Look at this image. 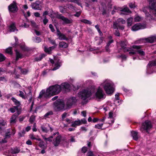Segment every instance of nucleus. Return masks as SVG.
Listing matches in <instances>:
<instances>
[{"label": "nucleus", "mask_w": 156, "mask_h": 156, "mask_svg": "<svg viewBox=\"0 0 156 156\" xmlns=\"http://www.w3.org/2000/svg\"><path fill=\"white\" fill-rule=\"evenodd\" d=\"M61 90V87L60 85L57 84L51 86L47 89L46 92L44 90H42L40 92L38 98H40L43 97L46 98L50 97L58 94Z\"/></svg>", "instance_id": "nucleus-1"}, {"label": "nucleus", "mask_w": 156, "mask_h": 156, "mask_svg": "<svg viewBox=\"0 0 156 156\" xmlns=\"http://www.w3.org/2000/svg\"><path fill=\"white\" fill-rule=\"evenodd\" d=\"M150 2L149 7H144L143 9V11L145 13L147 18L149 20L152 19V16L148 12L149 11L153 13L156 17V2H154V0H148Z\"/></svg>", "instance_id": "nucleus-2"}, {"label": "nucleus", "mask_w": 156, "mask_h": 156, "mask_svg": "<svg viewBox=\"0 0 156 156\" xmlns=\"http://www.w3.org/2000/svg\"><path fill=\"white\" fill-rule=\"evenodd\" d=\"M95 87L92 86L90 88L84 89L79 93L78 97L83 100H85L95 92Z\"/></svg>", "instance_id": "nucleus-3"}, {"label": "nucleus", "mask_w": 156, "mask_h": 156, "mask_svg": "<svg viewBox=\"0 0 156 156\" xmlns=\"http://www.w3.org/2000/svg\"><path fill=\"white\" fill-rule=\"evenodd\" d=\"M125 23L126 21L125 20L122 18H119L117 20L116 22H113V27L114 29H117L115 34L116 36H119L120 34L117 30L119 28L122 30H123L124 29V27L122 24H124Z\"/></svg>", "instance_id": "nucleus-4"}, {"label": "nucleus", "mask_w": 156, "mask_h": 156, "mask_svg": "<svg viewBox=\"0 0 156 156\" xmlns=\"http://www.w3.org/2000/svg\"><path fill=\"white\" fill-rule=\"evenodd\" d=\"M101 85L103 86L107 94H112L114 91L113 85L112 83L108 80H106Z\"/></svg>", "instance_id": "nucleus-5"}, {"label": "nucleus", "mask_w": 156, "mask_h": 156, "mask_svg": "<svg viewBox=\"0 0 156 156\" xmlns=\"http://www.w3.org/2000/svg\"><path fill=\"white\" fill-rule=\"evenodd\" d=\"M55 109L57 111L60 110H64L67 109V106L65 105L64 102L63 101H57L54 103Z\"/></svg>", "instance_id": "nucleus-6"}, {"label": "nucleus", "mask_w": 156, "mask_h": 156, "mask_svg": "<svg viewBox=\"0 0 156 156\" xmlns=\"http://www.w3.org/2000/svg\"><path fill=\"white\" fill-rule=\"evenodd\" d=\"M152 127V125L150 121L148 120L146 121L143 123L140 130L142 132L146 131L148 133V131Z\"/></svg>", "instance_id": "nucleus-7"}, {"label": "nucleus", "mask_w": 156, "mask_h": 156, "mask_svg": "<svg viewBox=\"0 0 156 156\" xmlns=\"http://www.w3.org/2000/svg\"><path fill=\"white\" fill-rule=\"evenodd\" d=\"M95 96L96 98L100 99L104 98L105 97V93L100 87H99L97 89L95 94Z\"/></svg>", "instance_id": "nucleus-8"}, {"label": "nucleus", "mask_w": 156, "mask_h": 156, "mask_svg": "<svg viewBox=\"0 0 156 156\" xmlns=\"http://www.w3.org/2000/svg\"><path fill=\"white\" fill-rule=\"evenodd\" d=\"M76 101V99L75 97H72L69 98L66 104L67 108L68 109L70 108L73 105L75 104Z\"/></svg>", "instance_id": "nucleus-9"}, {"label": "nucleus", "mask_w": 156, "mask_h": 156, "mask_svg": "<svg viewBox=\"0 0 156 156\" xmlns=\"http://www.w3.org/2000/svg\"><path fill=\"white\" fill-rule=\"evenodd\" d=\"M146 26L145 25H142L140 23H136L132 27V30L133 31H137L140 29L145 28Z\"/></svg>", "instance_id": "nucleus-10"}, {"label": "nucleus", "mask_w": 156, "mask_h": 156, "mask_svg": "<svg viewBox=\"0 0 156 156\" xmlns=\"http://www.w3.org/2000/svg\"><path fill=\"white\" fill-rule=\"evenodd\" d=\"M50 61L51 63H55V67L52 69V70L54 71L58 69L61 65V62L58 60H55L54 61L52 59H50Z\"/></svg>", "instance_id": "nucleus-11"}, {"label": "nucleus", "mask_w": 156, "mask_h": 156, "mask_svg": "<svg viewBox=\"0 0 156 156\" xmlns=\"http://www.w3.org/2000/svg\"><path fill=\"white\" fill-rule=\"evenodd\" d=\"M127 42L126 41H121L119 43L118 45H119L121 47V49H123L124 52L129 51L130 50L126 48V46L127 45Z\"/></svg>", "instance_id": "nucleus-12"}, {"label": "nucleus", "mask_w": 156, "mask_h": 156, "mask_svg": "<svg viewBox=\"0 0 156 156\" xmlns=\"http://www.w3.org/2000/svg\"><path fill=\"white\" fill-rule=\"evenodd\" d=\"M8 8L9 11L13 12H16L18 10L16 4L14 2H13L9 6Z\"/></svg>", "instance_id": "nucleus-13"}, {"label": "nucleus", "mask_w": 156, "mask_h": 156, "mask_svg": "<svg viewBox=\"0 0 156 156\" xmlns=\"http://www.w3.org/2000/svg\"><path fill=\"white\" fill-rule=\"evenodd\" d=\"M132 48L133 49L136 50V52H137L141 56H144V52L141 49H140L141 48V46H137V45H133L132 46Z\"/></svg>", "instance_id": "nucleus-14"}, {"label": "nucleus", "mask_w": 156, "mask_h": 156, "mask_svg": "<svg viewBox=\"0 0 156 156\" xmlns=\"http://www.w3.org/2000/svg\"><path fill=\"white\" fill-rule=\"evenodd\" d=\"M57 35L58 36V38L60 40H68L65 35L61 33L60 31L58 29L57 30Z\"/></svg>", "instance_id": "nucleus-15"}, {"label": "nucleus", "mask_w": 156, "mask_h": 156, "mask_svg": "<svg viewBox=\"0 0 156 156\" xmlns=\"http://www.w3.org/2000/svg\"><path fill=\"white\" fill-rule=\"evenodd\" d=\"M20 112H18L17 115H16V114H15L12 115L10 119V123L11 124L15 123L16 122V119L17 117L20 114Z\"/></svg>", "instance_id": "nucleus-16"}, {"label": "nucleus", "mask_w": 156, "mask_h": 156, "mask_svg": "<svg viewBox=\"0 0 156 156\" xmlns=\"http://www.w3.org/2000/svg\"><path fill=\"white\" fill-rule=\"evenodd\" d=\"M61 141V136H58L53 140V144L54 146H58Z\"/></svg>", "instance_id": "nucleus-17"}, {"label": "nucleus", "mask_w": 156, "mask_h": 156, "mask_svg": "<svg viewBox=\"0 0 156 156\" xmlns=\"http://www.w3.org/2000/svg\"><path fill=\"white\" fill-rule=\"evenodd\" d=\"M145 40L147 42L151 43L154 42L156 41V36H153L145 38Z\"/></svg>", "instance_id": "nucleus-18"}, {"label": "nucleus", "mask_w": 156, "mask_h": 156, "mask_svg": "<svg viewBox=\"0 0 156 156\" xmlns=\"http://www.w3.org/2000/svg\"><path fill=\"white\" fill-rule=\"evenodd\" d=\"M9 131L7 132L5 135V138L9 137L10 136L12 135H14L16 133V130L14 129H10L9 130Z\"/></svg>", "instance_id": "nucleus-19"}, {"label": "nucleus", "mask_w": 156, "mask_h": 156, "mask_svg": "<svg viewBox=\"0 0 156 156\" xmlns=\"http://www.w3.org/2000/svg\"><path fill=\"white\" fill-rule=\"evenodd\" d=\"M32 8L36 10H41V6L37 3H32L31 5Z\"/></svg>", "instance_id": "nucleus-20"}, {"label": "nucleus", "mask_w": 156, "mask_h": 156, "mask_svg": "<svg viewBox=\"0 0 156 156\" xmlns=\"http://www.w3.org/2000/svg\"><path fill=\"white\" fill-rule=\"evenodd\" d=\"M6 125V122L3 119L0 120V133H2L3 131L2 127Z\"/></svg>", "instance_id": "nucleus-21"}, {"label": "nucleus", "mask_w": 156, "mask_h": 156, "mask_svg": "<svg viewBox=\"0 0 156 156\" xmlns=\"http://www.w3.org/2000/svg\"><path fill=\"white\" fill-rule=\"evenodd\" d=\"M72 123L71 126L73 127H76L77 126H79L80 125V120L79 119H77Z\"/></svg>", "instance_id": "nucleus-22"}, {"label": "nucleus", "mask_w": 156, "mask_h": 156, "mask_svg": "<svg viewBox=\"0 0 156 156\" xmlns=\"http://www.w3.org/2000/svg\"><path fill=\"white\" fill-rule=\"evenodd\" d=\"M60 18L64 22L67 24L70 23L72 22V20H70L67 18H65L63 16H61L60 17Z\"/></svg>", "instance_id": "nucleus-23"}, {"label": "nucleus", "mask_w": 156, "mask_h": 156, "mask_svg": "<svg viewBox=\"0 0 156 156\" xmlns=\"http://www.w3.org/2000/svg\"><path fill=\"white\" fill-rule=\"evenodd\" d=\"M131 134L133 139L135 140H137L138 138V133L135 131H133L131 132Z\"/></svg>", "instance_id": "nucleus-24"}, {"label": "nucleus", "mask_w": 156, "mask_h": 156, "mask_svg": "<svg viewBox=\"0 0 156 156\" xmlns=\"http://www.w3.org/2000/svg\"><path fill=\"white\" fill-rule=\"evenodd\" d=\"M68 46V44L67 43L63 41L60 42L59 43V47L62 48H67Z\"/></svg>", "instance_id": "nucleus-25"}, {"label": "nucleus", "mask_w": 156, "mask_h": 156, "mask_svg": "<svg viewBox=\"0 0 156 156\" xmlns=\"http://www.w3.org/2000/svg\"><path fill=\"white\" fill-rule=\"evenodd\" d=\"M9 30L10 32H14L16 30L14 23L11 24L9 27Z\"/></svg>", "instance_id": "nucleus-26"}, {"label": "nucleus", "mask_w": 156, "mask_h": 156, "mask_svg": "<svg viewBox=\"0 0 156 156\" xmlns=\"http://www.w3.org/2000/svg\"><path fill=\"white\" fill-rule=\"evenodd\" d=\"M60 86L61 87V89L62 88L68 89L70 87V85L69 84L66 83H62Z\"/></svg>", "instance_id": "nucleus-27"}, {"label": "nucleus", "mask_w": 156, "mask_h": 156, "mask_svg": "<svg viewBox=\"0 0 156 156\" xmlns=\"http://www.w3.org/2000/svg\"><path fill=\"white\" fill-rule=\"evenodd\" d=\"M16 60H17L19 58H22V55L18 52L17 50H16Z\"/></svg>", "instance_id": "nucleus-28"}, {"label": "nucleus", "mask_w": 156, "mask_h": 156, "mask_svg": "<svg viewBox=\"0 0 156 156\" xmlns=\"http://www.w3.org/2000/svg\"><path fill=\"white\" fill-rule=\"evenodd\" d=\"M142 19V18L141 17L137 15H136L135 17L134 20V22H136L140 21Z\"/></svg>", "instance_id": "nucleus-29"}, {"label": "nucleus", "mask_w": 156, "mask_h": 156, "mask_svg": "<svg viewBox=\"0 0 156 156\" xmlns=\"http://www.w3.org/2000/svg\"><path fill=\"white\" fill-rule=\"evenodd\" d=\"M133 18L132 17H130L127 20V25L128 26H131L132 24Z\"/></svg>", "instance_id": "nucleus-30"}, {"label": "nucleus", "mask_w": 156, "mask_h": 156, "mask_svg": "<svg viewBox=\"0 0 156 156\" xmlns=\"http://www.w3.org/2000/svg\"><path fill=\"white\" fill-rule=\"evenodd\" d=\"M13 101L14 103V104L15 105L19 106L20 105V102L17 100L16 98H14L12 97L11 99Z\"/></svg>", "instance_id": "nucleus-31"}, {"label": "nucleus", "mask_w": 156, "mask_h": 156, "mask_svg": "<svg viewBox=\"0 0 156 156\" xmlns=\"http://www.w3.org/2000/svg\"><path fill=\"white\" fill-rule=\"evenodd\" d=\"M120 11L122 12H126L128 13H131V11L127 7H124V8L122 9H121L120 10Z\"/></svg>", "instance_id": "nucleus-32"}, {"label": "nucleus", "mask_w": 156, "mask_h": 156, "mask_svg": "<svg viewBox=\"0 0 156 156\" xmlns=\"http://www.w3.org/2000/svg\"><path fill=\"white\" fill-rule=\"evenodd\" d=\"M29 137L32 140H40L41 138H36L35 137V136L32 134H30L29 135Z\"/></svg>", "instance_id": "nucleus-33"}, {"label": "nucleus", "mask_w": 156, "mask_h": 156, "mask_svg": "<svg viewBox=\"0 0 156 156\" xmlns=\"http://www.w3.org/2000/svg\"><path fill=\"white\" fill-rule=\"evenodd\" d=\"M5 52L10 55L12 54V47H10L6 49L5 50Z\"/></svg>", "instance_id": "nucleus-34"}, {"label": "nucleus", "mask_w": 156, "mask_h": 156, "mask_svg": "<svg viewBox=\"0 0 156 156\" xmlns=\"http://www.w3.org/2000/svg\"><path fill=\"white\" fill-rule=\"evenodd\" d=\"M18 110V107L17 106H14L13 108H10L9 110L11 112L14 113V112L16 110Z\"/></svg>", "instance_id": "nucleus-35"}, {"label": "nucleus", "mask_w": 156, "mask_h": 156, "mask_svg": "<svg viewBox=\"0 0 156 156\" xmlns=\"http://www.w3.org/2000/svg\"><path fill=\"white\" fill-rule=\"evenodd\" d=\"M20 150L17 148H15L11 151V153L13 154H16L18 153Z\"/></svg>", "instance_id": "nucleus-36"}, {"label": "nucleus", "mask_w": 156, "mask_h": 156, "mask_svg": "<svg viewBox=\"0 0 156 156\" xmlns=\"http://www.w3.org/2000/svg\"><path fill=\"white\" fill-rule=\"evenodd\" d=\"M19 92L20 94H19V96L23 98H25L26 93L24 94L23 92H22L21 91H20Z\"/></svg>", "instance_id": "nucleus-37"}, {"label": "nucleus", "mask_w": 156, "mask_h": 156, "mask_svg": "<svg viewBox=\"0 0 156 156\" xmlns=\"http://www.w3.org/2000/svg\"><path fill=\"white\" fill-rule=\"evenodd\" d=\"M81 21L85 23L91 24L92 23L90 21L86 19H83L81 20Z\"/></svg>", "instance_id": "nucleus-38"}, {"label": "nucleus", "mask_w": 156, "mask_h": 156, "mask_svg": "<svg viewBox=\"0 0 156 156\" xmlns=\"http://www.w3.org/2000/svg\"><path fill=\"white\" fill-rule=\"evenodd\" d=\"M128 49L130 50V51H128L129 52V55H132L135 54L136 53V50L135 51H133L131 50V48H128Z\"/></svg>", "instance_id": "nucleus-39"}, {"label": "nucleus", "mask_w": 156, "mask_h": 156, "mask_svg": "<svg viewBox=\"0 0 156 156\" xmlns=\"http://www.w3.org/2000/svg\"><path fill=\"white\" fill-rule=\"evenodd\" d=\"M113 42V40H111L109 41L108 42V43L106 47V50L107 51H109V50L107 48H108V46L110 45V44Z\"/></svg>", "instance_id": "nucleus-40"}, {"label": "nucleus", "mask_w": 156, "mask_h": 156, "mask_svg": "<svg viewBox=\"0 0 156 156\" xmlns=\"http://www.w3.org/2000/svg\"><path fill=\"white\" fill-rule=\"evenodd\" d=\"M103 124L101 123V124H97L95 125V128L97 129H101L102 128V127L103 125Z\"/></svg>", "instance_id": "nucleus-41"}, {"label": "nucleus", "mask_w": 156, "mask_h": 156, "mask_svg": "<svg viewBox=\"0 0 156 156\" xmlns=\"http://www.w3.org/2000/svg\"><path fill=\"white\" fill-rule=\"evenodd\" d=\"M38 141H40L38 146L41 147L43 148L44 146V142L41 140V139L40 140Z\"/></svg>", "instance_id": "nucleus-42"}, {"label": "nucleus", "mask_w": 156, "mask_h": 156, "mask_svg": "<svg viewBox=\"0 0 156 156\" xmlns=\"http://www.w3.org/2000/svg\"><path fill=\"white\" fill-rule=\"evenodd\" d=\"M35 117L34 115H32L30 116V119H29V122L31 123H32L35 120Z\"/></svg>", "instance_id": "nucleus-43"}, {"label": "nucleus", "mask_w": 156, "mask_h": 156, "mask_svg": "<svg viewBox=\"0 0 156 156\" xmlns=\"http://www.w3.org/2000/svg\"><path fill=\"white\" fill-rule=\"evenodd\" d=\"M45 56V55H44V54H42L41 55V56L39 57V58H36L35 60L36 61H40L42 59V58L43 57H44Z\"/></svg>", "instance_id": "nucleus-44"}, {"label": "nucleus", "mask_w": 156, "mask_h": 156, "mask_svg": "<svg viewBox=\"0 0 156 156\" xmlns=\"http://www.w3.org/2000/svg\"><path fill=\"white\" fill-rule=\"evenodd\" d=\"M80 125L82 124H85L87 123V121L85 119H83L80 120Z\"/></svg>", "instance_id": "nucleus-45"}, {"label": "nucleus", "mask_w": 156, "mask_h": 156, "mask_svg": "<svg viewBox=\"0 0 156 156\" xmlns=\"http://www.w3.org/2000/svg\"><path fill=\"white\" fill-rule=\"evenodd\" d=\"M41 128L42 131L44 132L47 133L48 131V130L47 128L43 126H41Z\"/></svg>", "instance_id": "nucleus-46"}, {"label": "nucleus", "mask_w": 156, "mask_h": 156, "mask_svg": "<svg viewBox=\"0 0 156 156\" xmlns=\"http://www.w3.org/2000/svg\"><path fill=\"white\" fill-rule=\"evenodd\" d=\"M5 59V57L2 54H0V62H2Z\"/></svg>", "instance_id": "nucleus-47"}, {"label": "nucleus", "mask_w": 156, "mask_h": 156, "mask_svg": "<svg viewBox=\"0 0 156 156\" xmlns=\"http://www.w3.org/2000/svg\"><path fill=\"white\" fill-rule=\"evenodd\" d=\"M44 51L48 53H49L50 52V51H51L50 49V47L48 48H47L46 47H44Z\"/></svg>", "instance_id": "nucleus-48"}, {"label": "nucleus", "mask_w": 156, "mask_h": 156, "mask_svg": "<svg viewBox=\"0 0 156 156\" xmlns=\"http://www.w3.org/2000/svg\"><path fill=\"white\" fill-rule=\"evenodd\" d=\"M21 72L23 74H26L28 72V70L26 69H21Z\"/></svg>", "instance_id": "nucleus-49"}, {"label": "nucleus", "mask_w": 156, "mask_h": 156, "mask_svg": "<svg viewBox=\"0 0 156 156\" xmlns=\"http://www.w3.org/2000/svg\"><path fill=\"white\" fill-rule=\"evenodd\" d=\"M129 7L131 8H133L136 7V5L134 3H131L129 5Z\"/></svg>", "instance_id": "nucleus-50"}, {"label": "nucleus", "mask_w": 156, "mask_h": 156, "mask_svg": "<svg viewBox=\"0 0 156 156\" xmlns=\"http://www.w3.org/2000/svg\"><path fill=\"white\" fill-rule=\"evenodd\" d=\"M49 27L51 29V30L52 32H54L55 31V30L52 24H50L49 25Z\"/></svg>", "instance_id": "nucleus-51"}, {"label": "nucleus", "mask_w": 156, "mask_h": 156, "mask_svg": "<svg viewBox=\"0 0 156 156\" xmlns=\"http://www.w3.org/2000/svg\"><path fill=\"white\" fill-rule=\"evenodd\" d=\"M87 156H94L93 154V152L91 151L88 152L87 154Z\"/></svg>", "instance_id": "nucleus-52"}, {"label": "nucleus", "mask_w": 156, "mask_h": 156, "mask_svg": "<svg viewBox=\"0 0 156 156\" xmlns=\"http://www.w3.org/2000/svg\"><path fill=\"white\" fill-rule=\"evenodd\" d=\"M41 41V40L40 37H37L36 38V39L35 40V41L36 42L39 43Z\"/></svg>", "instance_id": "nucleus-53"}, {"label": "nucleus", "mask_w": 156, "mask_h": 156, "mask_svg": "<svg viewBox=\"0 0 156 156\" xmlns=\"http://www.w3.org/2000/svg\"><path fill=\"white\" fill-rule=\"evenodd\" d=\"M53 114V112L52 111H50L48 112H47V113H46L45 115L44 116L45 117H48L49 115H52Z\"/></svg>", "instance_id": "nucleus-54"}, {"label": "nucleus", "mask_w": 156, "mask_h": 156, "mask_svg": "<svg viewBox=\"0 0 156 156\" xmlns=\"http://www.w3.org/2000/svg\"><path fill=\"white\" fill-rule=\"evenodd\" d=\"M87 151V147H83L82 149V151L83 153H85Z\"/></svg>", "instance_id": "nucleus-55"}, {"label": "nucleus", "mask_w": 156, "mask_h": 156, "mask_svg": "<svg viewBox=\"0 0 156 156\" xmlns=\"http://www.w3.org/2000/svg\"><path fill=\"white\" fill-rule=\"evenodd\" d=\"M31 25L33 26V27H36V23L34 21H31Z\"/></svg>", "instance_id": "nucleus-56"}, {"label": "nucleus", "mask_w": 156, "mask_h": 156, "mask_svg": "<svg viewBox=\"0 0 156 156\" xmlns=\"http://www.w3.org/2000/svg\"><path fill=\"white\" fill-rule=\"evenodd\" d=\"M26 144L28 145H31L32 144V142L30 140H28L26 141Z\"/></svg>", "instance_id": "nucleus-57"}, {"label": "nucleus", "mask_w": 156, "mask_h": 156, "mask_svg": "<svg viewBox=\"0 0 156 156\" xmlns=\"http://www.w3.org/2000/svg\"><path fill=\"white\" fill-rule=\"evenodd\" d=\"M67 115V113L65 112L62 115V119L63 120H64V119L66 118Z\"/></svg>", "instance_id": "nucleus-58"}, {"label": "nucleus", "mask_w": 156, "mask_h": 156, "mask_svg": "<svg viewBox=\"0 0 156 156\" xmlns=\"http://www.w3.org/2000/svg\"><path fill=\"white\" fill-rule=\"evenodd\" d=\"M53 138V137L52 136H51L47 138L46 141H51L52 140L51 139Z\"/></svg>", "instance_id": "nucleus-59"}, {"label": "nucleus", "mask_w": 156, "mask_h": 156, "mask_svg": "<svg viewBox=\"0 0 156 156\" xmlns=\"http://www.w3.org/2000/svg\"><path fill=\"white\" fill-rule=\"evenodd\" d=\"M113 113L112 112H110L109 113V118H112L113 117Z\"/></svg>", "instance_id": "nucleus-60"}, {"label": "nucleus", "mask_w": 156, "mask_h": 156, "mask_svg": "<svg viewBox=\"0 0 156 156\" xmlns=\"http://www.w3.org/2000/svg\"><path fill=\"white\" fill-rule=\"evenodd\" d=\"M43 23L44 25H46L47 23L48 22V20L46 19V18H44L43 20Z\"/></svg>", "instance_id": "nucleus-61"}, {"label": "nucleus", "mask_w": 156, "mask_h": 156, "mask_svg": "<svg viewBox=\"0 0 156 156\" xmlns=\"http://www.w3.org/2000/svg\"><path fill=\"white\" fill-rule=\"evenodd\" d=\"M34 16L37 17H39L40 16V14L38 12H36L34 13Z\"/></svg>", "instance_id": "nucleus-62"}, {"label": "nucleus", "mask_w": 156, "mask_h": 156, "mask_svg": "<svg viewBox=\"0 0 156 156\" xmlns=\"http://www.w3.org/2000/svg\"><path fill=\"white\" fill-rule=\"evenodd\" d=\"M81 114L84 117H85L86 116V112L85 111H83L81 112Z\"/></svg>", "instance_id": "nucleus-63"}, {"label": "nucleus", "mask_w": 156, "mask_h": 156, "mask_svg": "<svg viewBox=\"0 0 156 156\" xmlns=\"http://www.w3.org/2000/svg\"><path fill=\"white\" fill-rule=\"evenodd\" d=\"M150 65L151 66H155L156 65V62L153 61L150 64Z\"/></svg>", "instance_id": "nucleus-64"}]
</instances>
